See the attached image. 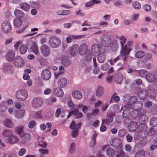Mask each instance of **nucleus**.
<instances>
[{"instance_id":"2f4dec72","label":"nucleus","mask_w":157,"mask_h":157,"mask_svg":"<svg viewBox=\"0 0 157 157\" xmlns=\"http://www.w3.org/2000/svg\"><path fill=\"white\" fill-rule=\"evenodd\" d=\"M72 95L74 98L78 100L81 99L82 97V94L79 91H73Z\"/></svg>"},{"instance_id":"37998d69","label":"nucleus","mask_w":157,"mask_h":157,"mask_svg":"<svg viewBox=\"0 0 157 157\" xmlns=\"http://www.w3.org/2000/svg\"><path fill=\"white\" fill-rule=\"evenodd\" d=\"M24 127L23 125H21L15 128V131L20 136H21L23 132V129Z\"/></svg>"},{"instance_id":"9b49d317","label":"nucleus","mask_w":157,"mask_h":157,"mask_svg":"<svg viewBox=\"0 0 157 157\" xmlns=\"http://www.w3.org/2000/svg\"><path fill=\"white\" fill-rule=\"evenodd\" d=\"M88 50L90 49L88 48L87 44L85 43H83L80 45L79 47V53L80 55L83 56Z\"/></svg>"},{"instance_id":"603ef678","label":"nucleus","mask_w":157,"mask_h":157,"mask_svg":"<svg viewBox=\"0 0 157 157\" xmlns=\"http://www.w3.org/2000/svg\"><path fill=\"white\" fill-rule=\"evenodd\" d=\"M137 97L136 96H132L130 97L128 104V105H130L133 104L134 103L137 102Z\"/></svg>"},{"instance_id":"e433bc0d","label":"nucleus","mask_w":157,"mask_h":157,"mask_svg":"<svg viewBox=\"0 0 157 157\" xmlns=\"http://www.w3.org/2000/svg\"><path fill=\"white\" fill-rule=\"evenodd\" d=\"M22 21L21 19L18 18H15L13 21V25L17 27L21 26L22 24Z\"/></svg>"},{"instance_id":"f03ea898","label":"nucleus","mask_w":157,"mask_h":157,"mask_svg":"<svg viewBox=\"0 0 157 157\" xmlns=\"http://www.w3.org/2000/svg\"><path fill=\"white\" fill-rule=\"evenodd\" d=\"M149 93V97L151 99H154L156 95L157 91V82H155L151 85L149 86L148 87Z\"/></svg>"},{"instance_id":"ea45409f","label":"nucleus","mask_w":157,"mask_h":157,"mask_svg":"<svg viewBox=\"0 0 157 157\" xmlns=\"http://www.w3.org/2000/svg\"><path fill=\"white\" fill-rule=\"evenodd\" d=\"M85 59L87 62L90 61L92 59V55L90 50H88L87 52L85 53Z\"/></svg>"},{"instance_id":"a878e982","label":"nucleus","mask_w":157,"mask_h":157,"mask_svg":"<svg viewBox=\"0 0 157 157\" xmlns=\"http://www.w3.org/2000/svg\"><path fill=\"white\" fill-rule=\"evenodd\" d=\"M67 83L66 78H62L58 81V84L59 87L63 88L66 86Z\"/></svg>"},{"instance_id":"f8f14e48","label":"nucleus","mask_w":157,"mask_h":157,"mask_svg":"<svg viewBox=\"0 0 157 157\" xmlns=\"http://www.w3.org/2000/svg\"><path fill=\"white\" fill-rule=\"evenodd\" d=\"M150 157V153L148 151L145 152L143 150H140L137 151L135 154L134 157Z\"/></svg>"},{"instance_id":"7c9ffc66","label":"nucleus","mask_w":157,"mask_h":157,"mask_svg":"<svg viewBox=\"0 0 157 157\" xmlns=\"http://www.w3.org/2000/svg\"><path fill=\"white\" fill-rule=\"evenodd\" d=\"M18 141V139L17 136L12 135L10 136L8 139V142L10 144H13Z\"/></svg>"},{"instance_id":"4c0bfd02","label":"nucleus","mask_w":157,"mask_h":157,"mask_svg":"<svg viewBox=\"0 0 157 157\" xmlns=\"http://www.w3.org/2000/svg\"><path fill=\"white\" fill-rule=\"evenodd\" d=\"M100 2V1L97 0H90L85 3V6L87 7H90L93 6L95 4H97Z\"/></svg>"},{"instance_id":"de8ad7c7","label":"nucleus","mask_w":157,"mask_h":157,"mask_svg":"<svg viewBox=\"0 0 157 157\" xmlns=\"http://www.w3.org/2000/svg\"><path fill=\"white\" fill-rule=\"evenodd\" d=\"M150 125L153 127H156L157 126V118L155 117H153L150 119Z\"/></svg>"},{"instance_id":"09e8293b","label":"nucleus","mask_w":157,"mask_h":157,"mask_svg":"<svg viewBox=\"0 0 157 157\" xmlns=\"http://www.w3.org/2000/svg\"><path fill=\"white\" fill-rule=\"evenodd\" d=\"M12 134V131L9 129H5L2 133V135L6 137H10Z\"/></svg>"},{"instance_id":"864d4df0","label":"nucleus","mask_w":157,"mask_h":157,"mask_svg":"<svg viewBox=\"0 0 157 157\" xmlns=\"http://www.w3.org/2000/svg\"><path fill=\"white\" fill-rule=\"evenodd\" d=\"M117 93H115L112 96L111 98V100L110 101V102H112V100L113 99H114L115 101L117 103H118L119 102V101L120 99L119 97L118 96H117Z\"/></svg>"},{"instance_id":"6e6d98bb","label":"nucleus","mask_w":157,"mask_h":157,"mask_svg":"<svg viewBox=\"0 0 157 157\" xmlns=\"http://www.w3.org/2000/svg\"><path fill=\"white\" fill-rule=\"evenodd\" d=\"M139 122H145L148 120V117L145 114L138 117Z\"/></svg>"},{"instance_id":"c85d7f7f","label":"nucleus","mask_w":157,"mask_h":157,"mask_svg":"<svg viewBox=\"0 0 157 157\" xmlns=\"http://www.w3.org/2000/svg\"><path fill=\"white\" fill-rule=\"evenodd\" d=\"M25 113V110L23 109H21L16 112L15 113V115L16 118L20 119L23 117Z\"/></svg>"},{"instance_id":"f257e3e1","label":"nucleus","mask_w":157,"mask_h":157,"mask_svg":"<svg viewBox=\"0 0 157 157\" xmlns=\"http://www.w3.org/2000/svg\"><path fill=\"white\" fill-rule=\"evenodd\" d=\"M29 96L27 92L24 89H20L16 91L15 97L16 99L20 101H24L28 98Z\"/></svg>"},{"instance_id":"473e14b6","label":"nucleus","mask_w":157,"mask_h":157,"mask_svg":"<svg viewBox=\"0 0 157 157\" xmlns=\"http://www.w3.org/2000/svg\"><path fill=\"white\" fill-rule=\"evenodd\" d=\"M105 56L104 53H100L98 55V60L100 63H103L105 60Z\"/></svg>"},{"instance_id":"a211bd4d","label":"nucleus","mask_w":157,"mask_h":157,"mask_svg":"<svg viewBox=\"0 0 157 157\" xmlns=\"http://www.w3.org/2000/svg\"><path fill=\"white\" fill-rule=\"evenodd\" d=\"M123 78V77L122 75L119 72H117L115 74L114 78L115 82L118 84L121 83Z\"/></svg>"},{"instance_id":"3c124183","label":"nucleus","mask_w":157,"mask_h":157,"mask_svg":"<svg viewBox=\"0 0 157 157\" xmlns=\"http://www.w3.org/2000/svg\"><path fill=\"white\" fill-rule=\"evenodd\" d=\"M70 13V11L68 10H59L57 12V13L60 15H65L69 14Z\"/></svg>"},{"instance_id":"1a4fd4ad","label":"nucleus","mask_w":157,"mask_h":157,"mask_svg":"<svg viewBox=\"0 0 157 157\" xmlns=\"http://www.w3.org/2000/svg\"><path fill=\"white\" fill-rule=\"evenodd\" d=\"M41 76L43 80L45 81L48 80L51 77V72L49 70L47 69H45L42 71Z\"/></svg>"},{"instance_id":"aec40b11","label":"nucleus","mask_w":157,"mask_h":157,"mask_svg":"<svg viewBox=\"0 0 157 157\" xmlns=\"http://www.w3.org/2000/svg\"><path fill=\"white\" fill-rule=\"evenodd\" d=\"M3 71L6 74H11L13 72V67L10 65H6L3 68Z\"/></svg>"},{"instance_id":"c9c22d12","label":"nucleus","mask_w":157,"mask_h":157,"mask_svg":"<svg viewBox=\"0 0 157 157\" xmlns=\"http://www.w3.org/2000/svg\"><path fill=\"white\" fill-rule=\"evenodd\" d=\"M54 93L56 96L59 97L63 96L64 94L63 90L60 88L55 89Z\"/></svg>"},{"instance_id":"49530a36","label":"nucleus","mask_w":157,"mask_h":157,"mask_svg":"<svg viewBox=\"0 0 157 157\" xmlns=\"http://www.w3.org/2000/svg\"><path fill=\"white\" fill-rule=\"evenodd\" d=\"M144 51L140 50L136 52L135 56L137 58H142L144 56Z\"/></svg>"},{"instance_id":"bf43d9fd","label":"nucleus","mask_w":157,"mask_h":157,"mask_svg":"<svg viewBox=\"0 0 157 157\" xmlns=\"http://www.w3.org/2000/svg\"><path fill=\"white\" fill-rule=\"evenodd\" d=\"M119 40L121 47L124 46V45L126 41V39L125 37L123 36H122L120 37Z\"/></svg>"},{"instance_id":"2eb2a0df","label":"nucleus","mask_w":157,"mask_h":157,"mask_svg":"<svg viewBox=\"0 0 157 157\" xmlns=\"http://www.w3.org/2000/svg\"><path fill=\"white\" fill-rule=\"evenodd\" d=\"M111 38L110 37L107 35L104 36L101 42L103 45L106 47H108L111 45Z\"/></svg>"},{"instance_id":"338daca9","label":"nucleus","mask_w":157,"mask_h":157,"mask_svg":"<svg viewBox=\"0 0 157 157\" xmlns=\"http://www.w3.org/2000/svg\"><path fill=\"white\" fill-rule=\"evenodd\" d=\"M116 157H129V156L125 154L124 153L123 151H121L119 154L116 155Z\"/></svg>"},{"instance_id":"20e7f679","label":"nucleus","mask_w":157,"mask_h":157,"mask_svg":"<svg viewBox=\"0 0 157 157\" xmlns=\"http://www.w3.org/2000/svg\"><path fill=\"white\" fill-rule=\"evenodd\" d=\"M43 101L40 97H36L32 101L31 104L32 107L34 108H38L41 106Z\"/></svg>"},{"instance_id":"423d86ee","label":"nucleus","mask_w":157,"mask_h":157,"mask_svg":"<svg viewBox=\"0 0 157 157\" xmlns=\"http://www.w3.org/2000/svg\"><path fill=\"white\" fill-rule=\"evenodd\" d=\"M124 107H127L128 109H132L136 110H138L142 108L143 104L142 102L140 101H137L131 105H125L124 106Z\"/></svg>"},{"instance_id":"4be33fe9","label":"nucleus","mask_w":157,"mask_h":157,"mask_svg":"<svg viewBox=\"0 0 157 157\" xmlns=\"http://www.w3.org/2000/svg\"><path fill=\"white\" fill-rule=\"evenodd\" d=\"M121 140L119 138H116L113 139L110 142L111 145L113 147L117 148L121 143Z\"/></svg>"},{"instance_id":"69168bd1","label":"nucleus","mask_w":157,"mask_h":157,"mask_svg":"<svg viewBox=\"0 0 157 157\" xmlns=\"http://www.w3.org/2000/svg\"><path fill=\"white\" fill-rule=\"evenodd\" d=\"M78 134V128H75V129H73V130L71 132V135L73 138H75L77 137Z\"/></svg>"},{"instance_id":"39448f33","label":"nucleus","mask_w":157,"mask_h":157,"mask_svg":"<svg viewBox=\"0 0 157 157\" xmlns=\"http://www.w3.org/2000/svg\"><path fill=\"white\" fill-rule=\"evenodd\" d=\"M1 28L2 31L4 33H9L11 30L12 26L9 21H5L2 23L1 25Z\"/></svg>"},{"instance_id":"f704fd0d","label":"nucleus","mask_w":157,"mask_h":157,"mask_svg":"<svg viewBox=\"0 0 157 157\" xmlns=\"http://www.w3.org/2000/svg\"><path fill=\"white\" fill-rule=\"evenodd\" d=\"M84 35H81L79 36H75L71 35L70 37H68L66 38L67 42L68 43H71L72 41V38L73 39H78L84 36Z\"/></svg>"},{"instance_id":"c03bdc74","label":"nucleus","mask_w":157,"mask_h":157,"mask_svg":"<svg viewBox=\"0 0 157 157\" xmlns=\"http://www.w3.org/2000/svg\"><path fill=\"white\" fill-rule=\"evenodd\" d=\"M98 134L95 132H94L93 136L92 137V141L90 144V146L91 147H93L95 146L96 144V138Z\"/></svg>"},{"instance_id":"bb28decb","label":"nucleus","mask_w":157,"mask_h":157,"mask_svg":"<svg viewBox=\"0 0 157 157\" xmlns=\"http://www.w3.org/2000/svg\"><path fill=\"white\" fill-rule=\"evenodd\" d=\"M14 13L17 18H23L24 17L25 14L23 12L17 9L14 10Z\"/></svg>"},{"instance_id":"5701e85b","label":"nucleus","mask_w":157,"mask_h":157,"mask_svg":"<svg viewBox=\"0 0 157 157\" xmlns=\"http://www.w3.org/2000/svg\"><path fill=\"white\" fill-rule=\"evenodd\" d=\"M137 123L134 121L131 122L128 125V128L130 132H133L137 129Z\"/></svg>"},{"instance_id":"ddd939ff","label":"nucleus","mask_w":157,"mask_h":157,"mask_svg":"<svg viewBox=\"0 0 157 157\" xmlns=\"http://www.w3.org/2000/svg\"><path fill=\"white\" fill-rule=\"evenodd\" d=\"M121 48L120 51L121 56L128 55L132 50V49L125 45V46L121 47Z\"/></svg>"},{"instance_id":"dca6fc26","label":"nucleus","mask_w":157,"mask_h":157,"mask_svg":"<svg viewBox=\"0 0 157 157\" xmlns=\"http://www.w3.org/2000/svg\"><path fill=\"white\" fill-rule=\"evenodd\" d=\"M147 128V125L144 123H140L137 127V131L138 133L144 132Z\"/></svg>"},{"instance_id":"5fc2aeb1","label":"nucleus","mask_w":157,"mask_h":157,"mask_svg":"<svg viewBox=\"0 0 157 157\" xmlns=\"http://www.w3.org/2000/svg\"><path fill=\"white\" fill-rule=\"evenodd\" d=\"M130 114V112L127 109H124L122 113L123 117L125 118L128 117Z\"/></svg>"},{"instance_id":"72a5a7b5","label":"nucleus","mask_w":157,"mask_h":157,"mask_svg":"<svg viewBox=\"0 0 157 157\" xmlns=\"http://www.w3.org/2000/svg\"><path fill=\"white\" fill-rule=\"evenodd\" d=\"M8 108V104L6 101H3L0 104V111L4 112Z\"/></svg>"},{"instance_id":"4d7b16f0","label":"nucleus","mask_w":157,"mask_h":157,"mask_svg":"<svg viewBox=\"0 0 157 157\" xmlns=\"http://www.w3.org/2000/svg\"><path fill=\"white\" fill-rule=\"evenodd\" d=\"M132 6L134 8L136 9H140L141 8L140 3L137 1L133 2L132 3Z\"/></svg>"},{"instance_id":"052dcab7","label":"nucleus","mask_w":157,"mask_h":157,"mask_svg":"<svg viewBox=\"0 0 157 157\" xmlns=\"http://www.w3.org/2000/svg\"><path fill=\"white\" fill-rule=\"evenodd\" d=\"M137 116L139 117L140 116H141L144 115L146 113L145 110L144 109H141L139 110H137Z\"/></svg>"},{"instance_id":"13d9d810","label":"nucleus","mask_w":157,"mask_h":157,"mask_svg":"<svg viewBox=\"0 0 157 157\" xmlns=\"http://www.w3.org/2000/svg\"><path fill=\"white\" fill-rule=\"evenodd\" d=\"M118 42L116 40H113L112 43L111 47L113 49H116L118 48Z\"/></svg>"},{"instance_id":"cd10ccee","label":"nucleus","mask_w":157,"mask_h":157,"mask_svg":"<svg viewBox=\"0 0 157 157\" xmlns=\"http://www.w3.org/2000/svg\"><path fill=\"white\" fill-rule=\"evenodd\" d=\"M104 92V90L102 86H99L97 89L96 95L98 97L102 96Z\"/></svg>"},{"instance_id":"6ab92c4d","label":"nucleus","mask_w":157,"mask_h":157,"mask_svg":"<svg viewBox=\"0 0 157 157\" xmlns=\"http://www.w3.org/2000/svg\"><path fill=\"white\" fill-rule=\"evenodd\" d=\"M100 50V47L98 44H94L92 46V52L94 56L99 54Z\"/></svg>"},{"instance_id":"6e6552de","label":"nucleus","mask_w":157,"mask_h":157,"mask_svg":"<svg viewBox=\"0 0 157 157\" xmlns=\"http://www.w3.org/2000/svg\"><path fill=\"white\" fill-rule=\"evenodd\" d=\"M13 64L15 67H20L24 65L25 61L21 57L17 56L14 58Z\"/></svg>"},{"instance_id":"b1692460","label":"nucleus","mask_w":157,"mask_h":157,"mask_svg":"<svg viewBox=\"0 0 157 157\" xmlns=\"http://www.w3.org/2000/svg\"><path fill=\"white\" fill-rule=\"evenodd\" d=\"M15 53L12 51H9L6 56V60L9 62L12 61L15 58Z\"/></svg>"},{"instance_id":"58836bf2","label":"nucleus","mask_w":157,"mask_h":157,"mask_svg":"<svg viewBox=\"0 0 157 157\" xmlns=\"http://www.w3.org/2000/svg\"><path fill=\"white\" fill-rule=\"evenodd\" d=\"M21 8L25 11H27L30 8V6L26 3L23 2L20 4Z\"/></svg>"},{"instance_id":"79ce46f5","label":"nucleus","mask_w":157,"mask_h":157,"mask_svg":"<svg viewBox=\"0 0 157 157\" xmlns=\"http://www.w3.org/2000/svg\"><path fill=\"white\" fill-rule=\"evenodd\" d=\"M28 49L27 46L25 44L22 45L19 48V52L21 54H24L27 52Z\"/></svg>"},{"instance_id":"a18cd8bd","label":"nucleus","mask_w":157,"mask_h":157,"mask_svg":"<svg viewBox=\"0 0 157 157\" xmlns=\"http://www.w3.org/2000/svg\"><path fill=\"white\" fill-rule=\"evenodd\" d=\"M4 122L5 126L7 127L11 128L13 126V122L11 120L9 119H6Z\"/></svg>"},{"instance_id":"c756f323","label":"nucleus","mask_w":157,"mask_h":157,"mask_svg":"<svg viewBox=\"0 0 157 157\" xmlns=\"http://www.w3.org/2000/svg\"><path fill=\"white\" fill-rule=\"evenodd\" d=\"M62 64L65 67H67L70 65V62L68 58L66 57H63L61 60Z\"/></svg>"},{"instance_id":"4468645a","label":"nucleus","mask_w":157,"mask_h":157,"mask_svg":"<svg viewBox=\"0 0 157 157\" xmlns=\"http://www.w3.org/2000/svg\"><path fill=\"white\" fill-rule=\"evenodd\" d=\"M149 96V93L147 90L141 89L139 90L138 96L139 99L143 100L148 96Z\"/></svg>"},{"instance_id":"e2e57ef3","label":"nucleus","mask_w":157,"mask_h":157,"mask_svg":"<svg viewBox=\"0 0 157 157\" xmlns=\"http://www.w3.org/2000/svg\"><path fill=\"white\" fill-rule=\"evenodd\" d=\"M120 59V57L119 56H117L116 58L114 59L113 60L112 59H111L109 60V61L110 64L113 66L114 64L116 63L117 61L119 60Z\"/></svg>"},{"instance_id":"680f3d73","label":"nucleus","mask_w":157,"mask_h":157,"mask_svg":"<svg viewBox=\"0 0 157 157\" xmlns=\"http://www.w3.org/2000/svg\"><path fill=\"white\" fill-rule=\"evenodd\" d=\"M42 111L40 110L36 112L35 114L34 115V117L36 119H40L42 118L41 116V114L42 113Z\"/></svg>"},{"instance_id":"a19ab883","label":"nucleus","mask_w":157,"mask_h":157,"mask_svg":"<svg viewBox=\"0 0 157 157\" xmlns=\"http://www.w3.org/2000/svg\"><path fill=\"white\" fill-rule=\"evenodd\" d=\"M106 154L108 156L110 157H113L115 155V152L113 148L110 147L107 149Z\"/></svg>"},{"instance_id":"9d476101","label":"nucleus","mask_w":157,"mask_h":157,"mask_svg":"<svg viewBox=\"0 0 157 157\" xmlns=\"http://www.w3.org/2000/svg\"><path fill=\"white\" fill-rule=\"evenodd\" d=\"M146 81L149 83H152L156 80V76L154 74L148 73L146 74L145 76Z\"/></svg>"},{"instance_id":"412c9836","label":"nucleus","mask_w":157,"mask_h":157,"mask_svg":"<svg viewBox=\"0 0 157 157\" xmlns=\"http://www.w3.org/2000/svg\"><path fill=\"white\" fill-rule=\"evenodd\" d=\"M21 137L23 143H25L29 141L31 139V136L28 133H25L20 136Z\"/></svg>"},{"instance_id":"393cba45","label":"nucleus","mask_w":157,"mask_h":157,"mask_svg":"<svg viewBox=\"0 0 157 157\" xmlns=\"http://www.w3.org/2000/svg\"><path fill=\"white\" fill-rule=\"evenodd\" d=\"M30 48L32 52L35 54L38 55L39 54L38 47L36 42H32Z\"/></svg>"},{"instance_id":"0e129e2a","label":"nucleus","mask_w":157,"mask_h":157,"mask_svg":"<svg viewBox=\"0 0 157 157\" xmlns=\"http://www.w3.org/2000/svg\"><path fill=\"white\" fill-rule=\"evenodd\" d=\"M118 134L120 137H123L126 134V130L124 129H121L118 132Z\"/></svg>"},{"instance_id":"f3484780","label":"nucleus","mask_w":157,"mask_h":157,"mask_svg":"<svg viewBox=\"0 0 157 157\" xmlns=\"http://www.w3.org/2000/svg\"><path fill=\"white\" fill-rule=\"evenodd\" d=\"M107 117V118L103 119L102 120V124H109L110 123L113 122V119L111 113H108Z\"/></svg>"},{"instance_id":"774afa93","label":"nucleus","mask_w":157,"mask_h":157,"mask_svg":"<svg viewBox=\"0 0 157 157\" xmlns=\"http://www.w3.org/2000/svg\"><path fill=\"white\" fill-rule=\"evenodd\" d=\"M36 124V123L35 121L33 120L29 122L28 127L29 128L31 129Z\"/></svg>"},{"instance_id":"7ed1b4c3","label":"nucleus","mask_w":157,"mask_h":157,"mask_svg":"<svg viewBox=\"0 0 157 157\" xmlns=\"http://www.w3.org/2000/svg\"><path fill=\"white\" fill-rule=\"evenodd\" d=\"M49 43L51 47L56 48L58 47L60 45V41L57 37L52 36L50 38L49 40Z\"/></svg>"},{"instance_id":"8fccbe9b","label":"nucleus","mask_w":157,"mask_h":157,"mask_svg":"<svg viewBox=\"0 0 157 157\" xmlns=\"http://www.w3.org/2000/svg\"><path fill=\"white\" fill-rule=\"evenodd\" d=\"M136 72H137L141 78H144L145 76L146 73L147 72L146 70H145L143 69H141L139 70H136Z\"/></svg>"},{"instance_id":"0eeeda50","label":"nucleus","mask_w":157,"mask_h":157,"mask_svg":"<svg viewBox=\"0 0 157 157\" xmlns=\"http://www.w3.org/2000/svg\"><path fill=\"white\" fill-rule=\"evenodd\" d=\"M40 52L44 56H48L50 54V51L48 46L45 44H42L40 47Z\"/></svg>"}]
</instances>
